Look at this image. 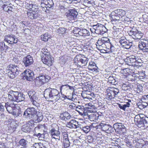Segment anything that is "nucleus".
<instances>
[{
	"mask_svg": "<svg viewBox=\"0 0 148 148\" xmlns=\"http://www.w3.org/2000/svg\"><path fill=\"white\" fill-rule=\"evenodd\" d=\"M44 97L50 101H56L60 98L59 91L54 88L46 89L44 91Z\"/></svg>",
	"mask_w": 148,
	"mask_h": 148,
	"instance_id": "f257e3e1",
	"label": "nucleus"
},
{
	"mask_svg": "<svg viewBox=\"0 0 148 148\" xmlns=\"http://www.w3.org/2000/svg\"><path fill=\"white\" fill-rule=\"evenodd\" d=\"M134 121L139 128L144 129L148 127V117L143 114L136 115L134 117Z\"/></svg>",
	"mask_w": 148,
	"mask_h": 148,
	"instance_id": "f03ea898",
	"label": "nucleus"
},
{
	"mask_svg": "<svg viewBox=\"0 0 148 148\" xmlns=\"http://www.w3.org/2000/svg\"><path fill=\"white\" fill-rule=\"evenodd\" d=\"M7 95L10 100L18 102L25 99L24 95L17 91L10 90L8 92Z\"/></svg>",
	"mask_w": 148,
	"mask_h": 148,
	"instance_id": "7ed1b4c3",
	"label": "nucleus"
},
{
	"mask_svg": "<svg viewBox=\"0 0 148 148\" xmlns=\"http://www.w3.org/2000/svg\"><path fill=\"white\" fill-rule=\"evenodd\" d=\"M41 52L42 53V61L45 64L49 66L52 65L53 60L49 52L46 48L42 49Z\"/></svg>",
	"mask_w": 148,
	"mask_h": 148,
	"instance_id": "20e7f679",
	"label": "nucleus"
},
{
	"mask_svg": "<svg viewBox=\"0 0 148 148\" xmlns=\"http://www.w3.org/2000/svg\"><path fill=\"white\" fill-rule=\"evenodd\" d=\"M37 113L36 110L33 107L28 108L24 112L23 116L26 118L33 119Z\"/></svg>",
	"mask_w": 148,
	"mask_h": 148,
	"instance_id": "39448f33",
	"label": "nucleus"
},
{
	"mask_svg": "<svg viewBox=\"0 0 148 148\" xmlns=\"http://www.w3.org/2000/svg\"><path fill=\"white\" fill-rule=\"evenodd\" d=\"M50 79L48 75H42L37 77L35 80V84L36 86H40L49 82Z\"/></svg>",
	"mask_w": 148,
	"mask_h": 148,
	"instance_id": "423d86ee",
	"label": "nucleus"
},
{
	"mask_svg": "<svg viewBox=\"0 0 148 148\" xmlns=\"http://www.w3.org/2000/svg\"><path fill=\"white\" fill-rule=\"evenodd\" d=\"M22 74L23 79L27 81H32L34 79V72L29 69L25 70Z\"/></svg>",
	"mask_w": 148,
	"mask_h": 148,
	"instance_id": "0eeeda50",
	"label": "nucleus"
},
{
	"mask_svg": "<svg viewBox=\"0 0 148 148\" xmlns=\"http://www.w3.org/2000/svg\"><path fill=\"white\" fill-rule=\"evenodd\" d=\"M115 131L118 133L122 134L125 132L126 128L124 124L116 123L113 125V127Z\"/></svg>",
	"mask_w": 148,
	"mask_h": 148,
	"instance_id": "6e6552de",
	"label": "nucleus"
},
{
	"mask_svg": "<svg viewBox=\"0 0 148 148\" xmlns=\"http://www.w3.org/2000/svg\"><path fill=\"white\" fill-rule=\"evenodd\" d=\"M34 121L32 120L27 122L26 124L23 125L21 127V130L25 132H29L34 127Z\"/></svg>",
	"mask_w": 148,
	"mask_h": 148,
	"instance_id": "1a4fd4ad",
	"label": "nucleus"
},
{
	"mask_svg": "<svg viewBox=\"0 0 148 148\" xmlns=\"http://www.w3.org/2000/svg\"><path fill=\"white\" fill-rule=\"evenodd\" d=\"M65 15L69 19L71 20L75 18L78 14V12L76 11L75 9H70L66 11Z\"/></svg>",
	"mask_w": 148,
	"mask_h": 148,
	"instance_id": "9d476101",
	"label": "nucleus"
},
{
	"mask_svg": "<svg viewBox=\"0 0 148 148\" xmlns=\"http://www.w3.org/2000/svg\"><path fill=\"white\" fill-rule=\"evenodd\" d=\"M99 128L101 129L102 131L105 132L107 133H110L114 132V129L112 126L104 123H100L99 126Z\"/></svg>",
	"mask_w": 148,
	"mask_h": 148,
	"instance_id": "9b49d317",
	"label": "nucleus"
},
{
	"mask_svg": "<svg viewBox=\"0 0 148 148\" xmlns=\"http://www.w3.org/2000/svg\"><path fill=\"white\" fill-rule=\"evenodd\" d=\"M129 34L135 40L140 39L143 36V34L140 31L137 30L134 31L133 29L129 32Z\"/></svg>",
	"mask_w": 148,
	"mask_h": 148,
	"instance_id": "f8f14e48",
	"label": "nucleus"
},
{
	"mask_svg": "<svg viewBox=\"0 0 148 148\" xmlns=\"http://www.w3.org/2000/svg\"><path fill=\"white\" fill-rule=\"evenodd\" d=\"M119 93V90L117 88L114 87L111 88L107 95V98L110 99L112 98H114L116 97Z\"/></svg>",
	"mask_w": 148,
	"mask_h": 148,
	"instance_id": "ddd939ff",
	"label": "nucleus"
},
{
	"mask_svg": "<svg viewBox=\"0 0 148 148\" xmlns=\"http://www.w3.org/2000/svg\"><path fill=\"white\" fill-rule=\"evenodd\" d=\"M23 63L25 67H29L34 62L33 58L30 55L24 57L23 59Z\"/></svg>",
	"mask_w": 148,
	"mask_h": 148,
	"instance_id": "4468645a",
	"label": "nucleus"
},
{
	"mask_svg": "<svg viewBox=\"0 0 148 148\" xmlns=\"http://www.w3.org/2000/svg\"><path fill=\"white\" fill-rule=\"evenodd\" d=\"M124 61L126 64L130 66H133L134 65L136 62V56L134 55L130 56L124 59Z\"/></svg>",
	"mask_w": 148,
	"mask_h": 148,
	"instance_id": "2eb2a0df",
	"label": "nucleus"
},
{
	"mask_svg": "<svg viewBox=\"0 0 148 148\" xmlns=\"http://www.w3.org/2000/svg\"><path fill=\"white\" fill-rule=\"evenodd\" d=\"M13 35H8L5 36L4 41L9 44H16L17 42V39Z\"/></svg>",
	"mask_w": 148,
	"mask_h": 148,
	"instance_id": "dca6fc26",
	"label": "nucleus"
},
{
	"mask_svg": "<svg viewBox=\"0 0 148 148\" xmlns=\"http://www.w3.org/2000/svg\"><path fill=\"white\" fill-rule=\"evenodd\" d=\"M138 47L140 49L142 50L144 52H148V42L145 41H140L139 42Z\"/></svg>",
	"mask_w": 148,
	"mask_h": 148,
	"instance_id": "f3484780",
	"label": "nucleus"
},
{
	"mask_svg": "<svg viewBox=\"0 0 148 148\" xmlns=\"http://www.w3.org/2000/svg\"><path fill=\"white\" fill-rule=\"evenodd\" d=\"M59 127L58 130H56L53 128L49 131V133L51 134L52 137L53 138L60 140V132L59 131Z\"/></svg>",
	"mask_w": 148,
	"mask_h": 148,
	"instance_id": "a211bd4d",
	"label": "nucleus"
},
{
	"mask_svg": "<svg viewBox=\"0 0 148 148\" xmlns=\"http://www.w3.org/2000/svg\"><path fill=\"white\" fill-rule=\"evenodd\" d=\"M8 67L9 71L13 72L16 75H18L21 72L19 67L16 65L10 64L8 66Z\"/></svg>",
	"mask_w": 148,
	"mask_h": 148,
	"instance_id": "6ab92c4d",
	"label": "nucleus"
},
{
	"mask_svg": "<svg viewBox=\"0 0 148 148\" xmlns=\"http://www.w3.org/2000/svg\"><path fill=\"white\" fill-rule=\"evenodd\" d=\"M79 56H76L74 59L73 63L70 66L71 69H79L81 67L80 62H79V61L78 59Z\"/></svg>",
	"mask_w": 148,
	"mask_h": 148,
	"instance_id": "aec40b11",
	"label": "nucleus"
},
{
	"mask_svg": "<svg viewBox=\"0 0 148 148\" xmlns=\"http://www.w3.org/2000/svg\"><path fill=\"white\" fill-rule=\"evenodd\" d=\"M4 106L8 112L12 113L14 109L15 105L14 103L7 102L5 103Z\"/></svg>",
	"mask_w": 148,
	"mask_h": 148,
	"instance_id": "412c9836",
	"label": "nucleus"
},
{
	"mask_svg": "<svg viewBox=\"0 0 148 148\" xmlns=\"http://www.w3.org/2000/svg\"><path fill=\"white\" fill-rule=\"evenodd\" d=\"M78 125V121L72 119L67 123V127L70 128H76L79 127Z\"/></svg>",
	"mask_w": 148,
	"mask_h": 148,
	"instance_id": "4be33fe9",
	"label": "nucleus"
},
{
	"mask_svg": "<svg viewBox=\"0 0 148 148\" xmlns=\"http://www.w3.org/2000/svg\"><path fill=\"white\" fill-rule=\"evenodd\" d=\"M112 14L116 13L120 16L121 18L124 16L126 14V12L125 10L121 9L115 10L113 12H112Z\"/></svg>",
	"mask_w": 148,
	"mask_h": 148,
	"instance_id": "5701e85b",
	"label": "nucleus"
},
{
	"mask_svg": "<svg viewBox=\"0 0 148 148\" xmlns=\"http://www.w3.org/2000/svg\"><path fill=\"white\" fill-rule=\"evenodd\" d=\"M79 31H78V34L81 36H89L90 35V33L89 31L86 29H78Z\"/></svg>",
	"mask_w": 148,
	"mask_h": 148,
	"instance_id": "b1692460",
	"label": "nucleus"
},
{
	"mask_svg": "<svg viewBox=\"0 0 148 148\" xmlns=\"http://www.w3.org/2000/svg\"><path fill=\"white\" fill-rule=\"evenodd\" d=\"M36 118L34 119V120L36 122H40L43 119V116L42 112H37V113L36 116Z\"/></svg>",
	"mask_w": 148,
	"mask_h": 148,
	"instance_id": "393cba45",
	"label": "nucleus"
},
{
	"mask_svg": "<svg viewBox=\"0 0 148 148\" xmlns=\"http://www.w3.org/2000/svg\"><path fill=\"white\" fill-rule=\"evenodd\" d=\"M22 112L20 108L16 109L14 110L12 113L15 117H16L18 116L21 117L22 115Z\"/></svg>",
	"mask_w": 148,
	"mask_h": 148,
	"instance_id": "a878e982",
	"label": "nucleus"
},
{
	"mask_svg": "<svg viewBox=\"0 0 148 148\" xmlns=\"http://www.w3.org/2000/svg\"><path fill=\"white\" fill-rule=\"evenodd\" d=\"M38 100V98L36 93L34 94L32 97H31V99H30L33 104L36 107L39 106V104L37 102Z\"/></svg>",
	"mask_w": 148,
	"mask_h": 148,
	"instance_id": "bb28decb",
	"label": "nucleus"
},
{
	"mask_svg": "<svg viewBox=\"0 0 148 148\" xmlns=\"http://www.w3.org/2000/svg\"><path fill=\"white\" fill-rule=\"evenodd\" d=\"M78 59L79 61V62H80L81 65H82V66L86 65L88 62V59L85 57H84L82 58H81L79 56Z\"/></svg>",
	"mask_w": 148,
	"mask_h": 148,
	"instance_id": "cd10ccee",
	"label": "nucleus"
},
{
	"mask_svg": "<svg viewBox=\"0 0 148 148\" xmlns=\"http://www.w3.org/2000/svg\"><path fill=\"white\" fill-rule=\"evenodd\" d=\"M75 110L80 114H82L85 113L84 112L85 110V108L83 106H77L76 107Z\"/></svg>",
	"mask_w": 148,
	"mask_h": 148,
	"instance_id": "c85d7f7f",
	"label": "nucleus"
},
{
	"mask_svg": "<svg viewBox=\"0 0 148 148\" xmlns=\"http://www.w3.org/2000/svg\"><path fill=\"white\" fill-rule=\"evenodd\" d=\"M27 14L28 17L31 19H36L38 16L37 13H34L33 12H28Z\"/></svg>",
	"mask_w": 148,
	"mask_h": 148,
	"instance_id": "c756f323",
	"label": "nucleus"
},
{
	"mask_svg": "<svg viewBox=\"0 0 148 148\" xmlns=\"http://www.w3.org/2000/svg\"><path fill=\"white\" fill-rule=\"evenodd\" d=\"M123 45L121 46L122 47H124L126 49H129L132 45V42H129L127 40L124 43L122 44Z\"/></svg>",
	"mask_w": 148,
	"mask_h": 148,
	"instance_id": "7c9ffc66",
	"label": "nucleus"
},
{
	"mask_svg": "<svg viewBox=\"0 0 148 148\" xmlns=\"http://www.w3.org/2000/svg\"><path fill=\"white\" fill-rule=\"evenodd\" d=\"M27 143L28 141L24 139H21L18 142L19 145L23 146L24 148H27Z\"/></svg>",
	"mask_w": 148,
	"mask_h": 148,
	"instance_id": "2f4dec72",
	"label": "nucleus"
},
{
	"mask_svg": "<svg viewBox=\"0 0 148 148\" xmlns=\"http://www.w3.org/2000/svg\"><path fill=\"white\" fill-rule=\"evenodd\" d=\"M116 78L115 77L113 76L110 75L108 78V81L111 84L113 85H115L117 83L116 79Z\"/></svg>",
	"mask_w": 148,
	"mask_h": 148,
	"instance_id": "473e14b6",
	"label": "nucleus"
},
{
	"mask_svg": "<svg viewBox=\"0 0 148 148\" xmlns=\"http://www.w3.org/2000/svg\"><path fill=\"white\" fill-rule=\"evenodd\" d=\"M131 18H129L127 17H125L122 18V21L124 23H126L128 24H131L133 22L131 20Z\"/></svg>",
	"mask_w": 148,
	"mask_h": 148,
	"instance_id": "72a5a7b5",
	"label": "nucleus"
},
{
	"mask_svg": "<svg viewBox=\"0 0 148 148\" xmlns=\"http://www.w3.org/2000/svg\"><path fill=\"white\" fill-rule=\"evenodd\" d=\"M44 2L46 3L47 6L49 8L53 6L54 4L52 0H45Z\"/></svg>",
	"mask_w": 148,
	"mask_h": 148,
	"instance_id": "f704fd0d",
	"label": "nucleus"
},
{
	"mask_svg": "<svg viewBox=\"0 0 148 148\" xmlns=\"http://www.w3.org/2000/svg\"><path fill=\"white\" fill-rule=\"evenodd\" d=\"M121 144L120 140L118 138L116 140H115L114 142H113V145H112L114 146L115 147L119 148L120 147Z\"/></svg>",
	"mask_w": 148,
	"mask_h": 148,
	"instance_id": "c9c22d12",
	"label": "nucleus"
},
{
	"mask_svg": "<svg viewBox=\"0 0 148 148\" xmlns=\"http://www.w3.org/2000/svg\"><path fill=\"white\" fill-rule=\"evenodd\" d=\"M112 15L111 16V18L112 19V20L113 21H116L118 20H119L120 18V16L116 13H114L112 14Z\"/></svg>",
	"mask_w": 148,
	"mask_h": 148,
	"instance_id": "e433bc0d",
	"label": "nucleus"
},
{
	"mask_svg": "<svg viewBox=\"0 0 148 148\" xmlns=\"http://www.w3.org/2000/svg\"><path fill=\"white\" fill-rule=\"evenodd\" d=\"M0 49L2 51L5 50H7L8 49V47L3 42H0Z\"/></svg>",
	"mask_w": 148,
	"mask_h": 148,
	"instance_id": "4c0bfd02",
	"label": "nucleus"
},
{
	"mask_svg": "<svg viewBox=\"0 0 148 148\" xmlns=\"http://www.w3.org/2000/svg\"><path fill=\"white\" fill-rule=\"evenodd\" d=\"M101 41L102 43L108 45L109 43L110 40L107 37H102L101 39Z\"/></svg>",
	"mask_w": 148,
	"mask_h": 148,
	"instance_id": "58836bf2",
	"label": "nucleus"
},
{
	"mask_svg": "<svg viewBox=\"0 0 148 148\" xmlns=\"http://www.w3.org/2000/svg\"><path fill=\"white\" fill-rule=\"evenodd\" d=\"M88 69L89 71L92 72H96L98 71L97 70L98 67L97 66H96V67H95L93 66H88Z\"/></svg>",
	"mask_w": 148,
	"mask_h": 148,
	"instance_id": "ea45409f",
	"label": "nucleus"
},
{
	"mask_svg": "<svg viewBox=\"0 0 148 148\" xmlns=\"http://www.w3.org/2000/svg\"><path fill=\"white\" fill-rule=\"evenodd\" d=\"M63 145L64 148H67L69 147L70 145V142L69 139L63 140Z\"/></svg>",
	"mask_w": 148,
	"mask_h": 148,
	"instance_id": "a19ab883",
	"label": "nucleus"
},
{
	"mask_svg": "<svg viewBox=\"0 0 148 148\" xmlns=\"http://www.w3.org/2000/svg\"><path fill=\"white\" fill-rule=\"evenodd\" d=\"M38 9V5L36 4H34L31 10L33 12L37 13L39 11Z\"/></svg>",
	"mask_w": 148,
	"mask_h": 148,
	"instance_id": "79ce46f5",
	"label": "nucleus"
},
{
	"mask_svg": "<svg viewBox=\"0 0 148 148\" xmlns=\"http://www.w3.org/2000/svg\"><path fill=\"white\" fill-rule=\"evenodd\" d=\"M8 75L10 78L12 79L14 78L17 75H16L15 74H14V73L11 71H9L8 72Z\"/></svg>",
	"mask_w": 148,
	"mask_h": 148,
	"instance_id": "37998d69",
	"label": "nucleus"
},
{
	"mask_svg": "<svg viewBox=\"0 0 148 148\" xmlns=\"http://www.w3.org/2000/svg\"><path fill=\"white\" fill-rule=\"evenodd\" d=\"M103 26V25L101 24H99V27H98V30L96 31L97 34H102V30Z\"/></svg>",
	"mask_w": 148,
	"mask_h": 148,
	"instance_id": "c03bdc74",
	"label": "nucleus"
},
{
	"mask_svg": "<svg viewBox=\"0 0 148 148\" xmlns=\"http://www.w3.org/2000/svg\"><path fill=\"white\" fill-rule=\"evenodd\" d=\"M41 38L42 41H48L49 37L48 36L47 34H45L44 35H41Z\"/></svg>",
	"mask_w": 148,
	"mask_h": 148,
	"instance_id": "a18cd8bd",
	"label": "nucleus"
},
{
	"mask_svg": "<svg viewBox=\"0 0 148 148\" xmlns=\"http://www.w3.org/2000/svg\"><path fill=\"white\" fill-rule=\"evenodd\" d=\"M36 94V92L33 90H30L28 92V94L30 99L31 97H32L34 94Z\"/></svg>",
	"mask_w": 148,
	"mask_h": 148,
	"instance_id": "49530a36",
	"label": "nucleus"
},
{
	"mask_svg": "<svg viewBox=\"0 0 148 148\" xmlns=\"http://www.w3.org/2000/svg\"><path fill=\"white\" fill-rule=\"evenodd\" d=\"M82 130H83L85 133H87L90 131V129L89 126H87L84 127H83L82 128Z\"/></svg>",
	"mask_w": 148,
	"mask_h": 148,
	"instance_id": "de8ad7c7",
	"label": "nucleus"
},
{
	"mask_svg": "<svg viewBox=\"0 0 148 148\" xmlns=\"http://www.w3.org/2000/svg\"><path fill=\"white\" fill-rule=\"evenodd\" d=\"M92 3V1H88V0H84V1L83 4L87 6H90Z\"/></svg>",
	"mask_w": 148,
	"mask_h": 148,
	"instance_id": "09e8293b",
	"label": "nucleus"
},
{
	"mask_svg": "<svg viewBox=\"0 0 148 148\" xmlns=\"http://www.w3.org/2000/svg\"><path fill=\"white\" fill-rule=\"evenodd\" d=\"M71 86H70L68 84H66L64 85H62L60 89L61 90H63L65 89H68L69 88L70 89H71Z\"/></svg>",
	"mask_w": 148,
	"mask_h": 148,
	"instance_id": "8fccbe9b",
	"label": "nucleus"
},
{
	"mask_svg": "<svg viewBox=\"0 0 148 148\" xmlns=\"http://www.w3.org/2000/svg\"><path fill=\"white\" fill-rule=\"evenodd\" d=\"M65 32V29L61 27L59 28L57 32L58 34H62Z\"/></svg>",
	"mask_w": 148,
	"mask_h": 148,
	"instance_id": "3c124183",
	"label": "nucleus"
},
{
	"mask_svg": "<svg viewBox=\"0 0 148 148\" xmlns=\"http://www.w3.org/2000/svg\"><path fill=\"white\" fill-rule=\"evenodd\" d=\"M95 114L92 113L89 115L88 116L89 119L90 121H94L95 120Z\"/></svg>",
	"mask_w": 148,
	"mask_h": 148,
	"instance_id": "603ef678",
	"label": "nucleus"
},
{
	"mask_svg": "<svg viewBox=\"0 0 148 148\" xmlns=\"http://www.w3.org/2000/svg\"><path fill=\"white\" fill-rule=\"evenodd\" d=\"M36 148H42L43 146V144L41 143H35L34 144Z\"/></svg>",
	"mask_w": 148,
	"mask_h": 148,
	"instance_id": "864d4df0",
	"label": "nucleus"
},
{
	"mask_svg": "<svg viewBox=\"0 0 148 148\" xmlns=\"http://www.w3.org/2000/svg\"><path fill=\"white\" fill-rule=\"evenodd\" d=\"M146 105H144L143 103H142L141 104H139L138 105V107L140 110H142L143 108H145L147 106V104L146 103Z\"/></svg>",
	"mask_w": 148,
	"mask_h": 148,
	"instance_id": "5fc2aeb1",
	"label": "nucleus"
},
{
	"mask_svg": "<svg viewBox=\"0 0 148 148\" xmlns=\"http://www.w3.org/2000/svg\"><path fill=\"white\" fill-rule=\"evenodd\" d=\"M10 6L6 4V3H4L3 6V10L5 11H8V7H9Z\"/></svg>",
	"mask_w": 148,
	"mask_h": 148,
	"instance_id": "6e6d98bb",
	"label": "nucleus"
},
{
	"mask_svg": "<svg viewBox=\"0 0 148 148\" xmlns=\"http://www.w3.org/2000/svg\"><path fill=\"white\" fill-rule=\"evenodd\" d=\"M100 24H97L96 25H94L93 26V29L95 30V32L97 34L96 31L98 30V27L99 25Z\"/></svg>",
	"mask_w": 148,
	"mask_h": 148,
	"instance_id": "4d7b16f0",
	"label": "nucleus"
},
{
	"mask_svg": "<svg viewBox=\"0 0 148 148\" xmlns=\"http://www.w3.org/2000/svg\"><path fill=\"white\" fill-rule=\"evenodd\" d=\"M139 76H138V77H139V78L140 79L145 78V74L141 72L139 73Z\"/></svg>",
	"mask_w": 148,
	"mask_h": 148,
	"instance_id": "13d9d810",
	"label": "nucleus"
},
{
	"mask_svg": "<svg viewBox=\"0 0 148 148\" xmlns=\"http://www.w3.org/2000/svg\"><path fill=\"white\" fill-rule=\"evenodd\" d=\"M143 100L148 103V95H144L143 96Z\"/></svg>",
	"mask_w": 148,
	"mask_h": 148,
	"instance_id": "bf43d9fd",
	"label": "nucleus"
},
{
	"mask_svg": "<svg viewBox=\"0 0 148 148\" xmlns=\"http://www.w3.org/2000/svg\"><path fill=\"white\" fill-rule=\"evenodd\" d=\"M45 0H42L41 1V3L40 4L41 7L42 8L45 7H47V5H46V3H45L44 2Z\"/></svg>",
	"mask_w": 148,
	"mask_h": 148,
	"instance_id": "052dcab7",
	"label": "nucleus"
},
{
	"mask_svg": "<svg viewBox=\"0 0 148 148\" xmlns=\"http://www.w3.org/2000/svg\"><path fill=\"white\" fill-rule=\"evenodd\" d=\"M5 106L2 104V103H0V111H3L4 110Z\"/></svg>",
	"mask_w": 148,
	"mask_h": 148,
	"instance_id": "680f3d73",
	"label": "nucleus"
},
{
	"mask_svg": "<svg viewBox=\"0 0 148 148\" xmlns=\"http://www.w3.org/2000/svg\"><path fill=\"white\" fill-rule=\"evenodd\" d=\"M142 143H140L139 142H137L136 144V147L137 148H141V147L142 145Z\"/></svg>",
	"mask_w": 148,
	"mask_h": 148,
	"instance_id": "e2e57ef3",
	"label": "nucleus"
},
{
	"mask_svg": "<svg viewBox=\"0 0 148 148\" xmlns=\"http://www.w3.org/2000/svg\"><path fill=\"white\" fill-rule=\"evenodd\" d=\"M118 104L119 107V108L121 109H122L124 111H125V110L124 107V106L123 105L119 103H118Z\"/></svg>",
	"mask_w": 148,
	"mask_h": 148,
	"instance_id": "0e129e2a",
	"label": "nucleus"
},
{
	"mask_svg": "<svg viewBox=\"0 0 148 148\" xmlns=\"http://www.w3.org/2000/svg\"><path fill=\"white\" fill-rule=\"evenodd\" d=\"M123 105L124 106V107L125 108V110L126 108H128L130 107V104L129 102H127L126 103V104H125Z\"/></svg>",
	"mask_w": 148,
	"mask_h": 148,
	"instance_id": "69168bd1",
	"label": "nucleus"
},
{
	"mask_svg": "<svg viewBox=\"0 0 148 148\" xmlns=\"http://www.w3.org/2000/svg\"><path fill=\"white\" fill-rule=\"evenodd\" d=\"M88 66H93L95 67H96V66H97L96 64L93 62H90Z\"/></svg>",
	"mask_w": 148,
	"mask_h": 148,
	"instance_id": "338daca9",
	"label": "nucleus"
},
{
	"mask_svg": "<svg viewBox=\"0 0 148 148\" xmlns=\"http://www.w3.org/2000/svg\"><path fill=\"white\" fill-rule=\"evenodd\" d=\"M12 61L16 63H18L19 61L17 58H14L12 59Z\"/></svg>",
	"mask_w": 148,
	"mask_h": 148,
	"instance_id": "774afa93",
	"label": "nucleus"
}]
</instances>
